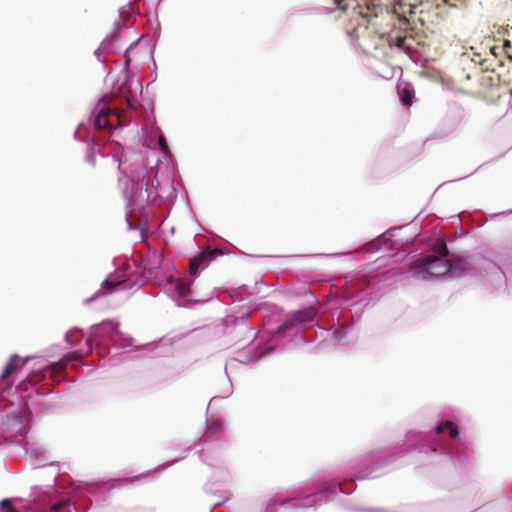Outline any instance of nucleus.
I'll return each mask as SVG.
<instances>
[{
	"instance_id": "nucleus-9",
	"label": "nucleus",
	"mask_w": 512,
	"mask_h": 512,
	"mask_svg": "<svg viewBox=\"0 0 512 512\" xmlns=\"http://www.w3.org/2000/svg\"><path fill=\"white\" fill-rule=\"evenodd\" d=\"M448 263L450 265V272H465L470 269V263L466 258H454L451 260H448Z\"/></svg>"
},
{
	"instance_id": "nucleus-7",
	"label": "nucleus",
	"mask_w": 512,
	"mask_h": 512,
	"mask_svg": "<svg viewBox=\"0 0 512 512\" xmlns=\"http://www.w3.org/2000/svg\"><path fill=\"white\" fill-rule=\"evenodd\" d=\"M112 110L109 108L102 109L94 119L95 128L101 130H111L113 125L111 124L109 117L112 115Z\"/></svg>"
},
{
	"instance_id": "nucleus-20",
	"label": "nucleus",
	"mask_w": 512,
	"mask_h": 512,
	"mask_svg": "<svg viewBox=\"0 0 512 512\" xmlns=\"http://www.w3.org/2000/svg\"><path fill=\"white\" fill-rule=\"evenodd\" d=\"M177 288H178L179 293H180L181 295L186 294L187 289H186V287H184V285H178V286H177Z\"/></svg>"
},
{
	"instance_id": "nucleus-23",
	"label": "nucleus",
	"mask_w": 512,
	"mask_h": 512,
	"mask_svg": "<svg viewBox=\"0 0 512 512\" xmlns=\"http://www.w3.org/2000/svg\"><path fill=\"white\" fill-rule=\"evenodd\" d=\"M443 2L450 6H455V3H452L451 0H443Z\"/></svg>"
},
{
	"instance_id": "nucleus-26",
	"label": "nucleus",
	"mask_w": 512,
	"mask_h": 512,
	"mask_svg": "<svg viewBox=\"0 0 512 512\" xmlns=\"http://www.w3.org/2000/svg\"><path fill=\"white\" fill-rule=\"evenodd\" d=\"M478 62H479V64L484 65V63L486 62V60H481V59H480Z\"/></svg>"
},
{
	"instance_id": "nucleus-21",
	"label": "nucleus",
	"mask_w": 512,
	"mask_h": 512,
	"mask_svg": "<svg viewBox=\"0 0 512 512\" xmlns=\"http://www.w3.org/2000/svg\"><path fill=\"white\" fill-rule=\"evenodd\" d=\"M219 427H220V425H219V424H217V423H213V424L210 426V429H213L214 431H216V430H218V429H219Z\"/></svg>"
},
{
	"instance_id": "nucleus-6",
	"label": "nucleus",
	"mask_w": 512,
	"mask_h": 512,
	"mask_svg": "<svg viewBox=\"0 0 512 512\" xmlns=\"http://www.w3.org/2000/svg\"><path fill=\"white\" fill-rule=\"evenodd\" d=\"M116 329V325L112 322H104L99 325H95L92 328V336L87 340V343L90 344L91 341H98L100 337L113 332Z\"/></svg>"
},
{
	"instance_id": "nucleus-15",
	"label": "nucleus",
	"mask_w": 512,
	"mask_h": 512,
	"mask_svg": "<svg viewBox=\"0 0 512 512\" xmlns=\"http://www.w3.org/2000/svg\"><path fill=\"white\" fill-rule=\"evenodd\" d=\"M82 358V354L78 351L69 352L65 356H63L64 361L68 364L72 361H78Z\"/></svg>"
},
{
	"instance_id": "nucleus-24",
	"label": "nucleus",
	"mask_w": 512,
	"mask_h": 512,
	"mask_svg": "<svg viewBox=\"0 0 512 512\" xmlns=\"http://www.w3.org/2000/svg\"><path fill=\"white\" fill-rule=\"evenodd\" d=\"M210 261H199V265H207Z\"/></svg>"
},
{
	"instance_id": "nucleus-5",
	"label": "nucleus",
	"mask_w": 512,
	"mask_h": 512,
	"mask_svg": "<svg viewBox=\"0 0 512 512\" xmlns=\"http://www.w3.org/2000/svg\"><path fill=\"white\" fill-rule=\"evenodd\" d=\"M28 358H21L18 354H13L5 368L3 369L0 380L4 381L14 373L20 371L27 363Z\"/></svg>"
},
{
	"instance_id": "nucleus-11",
	"label": "nucleus",
	"mask_w": 512,
	"mask_h": 512,
	"mask_svg": "<svg viewBox=\"0 0 512 512\" xmlns=\"http://www.w3.org/2000/svg\"><path fill=\"white\" fill-rule=\"evenodd\" d=\"M432 250L440 259H444L449 256V249L443 239H438L433 244Z\"/></svg>"
},
{
	"instance_id": "nucleus-1",
	"label": "nucleus",
	"mask_w": 512,
	"mask_h": 512,
	"mask_svg": "<svg viewBox=\"0 0 512 512\" xmlns=\"http://www.w3.org/2000/svg\"><path fill=\"white\" fill-rule=\"evenodd\" d=\"M378 16H370L363 18V23L358 24L357 44L367 54H372L382 49L386 44L392 45L394 39H388L384 34L376 31L377 23L375 20Z\"/></svg>"
},
{
	"instance_id": "nucleus-2",
	"label": "nucleus",
	"mask_w": 512,
	"mask_h": 512,
	"mask_svg": "<svg viewBox=\"0 0 512 512\" xmlns=\"http://www.w3.org/2000/svg\"><path fill=\"white\" fill-rule=\"evenodd\" d=\"M411 268L415 270L413 276L422 280L441 277L450 272L448 260L434 255L418 258L411 264Z\"/></svg>"
},
{
	"instance_id": "nucleus-12",
	"label": "nucleus",
	"mask_w": 512,
	"mask_h": 512,
	"mask_svg": "<svg viewBox=\"0 0 512 512\" xmlns=\"http://www.w3.org/2000/svg\"><path fill=\"white\" fill-rule=\"evenodd\" d=\"M445 430H448L449 431V434L452 438H455L458 436V427L455 423L451 422V421H445V422H442L440 423L437 427H436V432L437 433H442L444 432Z\"/></svg>"
},
{
	"instance_id": "nucleus-17",
	"label": "nucleus",
	"mask_w": 512,
	"mask_h": 512,
	"mask_svg": "<svg viewBox=\"0 0 512 512\" xmlns=\"http://www.w3.org/2000/svg\"><path fill=\"white\" fill-rule=\"evenodd\" d=\"M158 142H159V146H160L161 151L164 154H168L169 153V148H168V145L166 143V140H165L164 136L160 135L159 139H158Z\"/></svg>"
},
{
	"instance_id": "nucleus-10",
	"label": "nucleus",
	"mask_w": 512,
	"mask_h": 512,
	"mask_svg": "<svg viewBox=\"0 0 512 512\" xmlns=\"http://www.w3.org/2000/svg\"><path fill=\"white\" fill-rule=\"evenodd\" d=\"M102 287L108 290H113L116 287L129 288L127 281L118 276H110L102 283Z\"/></svg>"
},
{
	"instance_id": "nucleus-3",
	"label": "nucleus",
	"mask_w": 512,
	"mask_h": 512,
	"mask_svg": "<svg viewBox=\"0 0 512 512\" xmlns=\"http://www.w3.org/2000/svg\"><path fill=\"white\" fill-rule=\"evenodd\" d=\"M333 4L341 11L351 9L362 19L369 18L370 16H377L376 7L368 5L366 0H333Z\"/></svg>"
},
{
	"instance_id": "nucleus-16",
	"label": "nucleus",
	"mask_w": 512,
	"mask_h": 512,
	"mask_svg": "<svg viewBox=\"0 0 512 512\" xmlns=\"http://www.w3.org/2000/svg\"><path fill=\"white\" fill-rule=\"evenodd\" d=\"M41 379L40 375L28 376L22 383L19 384V388L26 390V382L28 383H36Z\"/></svg>"
},
{
	"instance_id": "nucleus-25",
	"label": "nucleus",
	"mask_w": 512,
	"mask_h": 512,
	"mask_svg": "<svg viewBox=\"0 0 512 512\" xmlns=\"http://www.w3.org/2000/svg\"><path fill=\"white\" fill-rule=\"evenodd\" d=\"M510 46H511L510 42L508 40H506L504 43V47H510Z\"/></svg>"
},
{
	"instance_id": "nucleus-14",
	"label": "nucleus",
	"mask_w": 512,
	"mask_h": 512,
	"mask_svg": "<svg viewBox=\"0 0 512 512\" xmlns=\"http://www.w3.org/2000/svg\"><path fill=\"white\" fill-rule=\"evenodd\" d=\"M399 95H400V98H401L402 102L405 105H411V103H412V93H411L409 88L404 87V88L400 89L399 90Z\"/></svg>"
},
{
	"instance_id": "nucleus-22",
	"label": "nucleus",
	"mask_w": 512,
	"mask_h": 512,
	"mask_svg": "<svg viewBox=\"0 0 512 512\" xmlns=\"http://www.w3.org/2000/svg\"><path fill=\"white\" fill-rule=\"evenodd\" d=\"M61 507H63V504L62 503H59V504H56L52 507L53 510L57 511L58 509H60Z\"/></svg>"
},
{
	"instance_id": "nucleus-8",
	"label": "nucleus",
	"mask_w": 512,
	"mask_h": 512,
	"mask_svg": "<svg viewBox=\"0 0 512 512\" xmlns=\"http://www.w3.org/2000/svg\"><path fill=\"white\" fill-rule=\"evenodd\" d=\"M214 254H215V251L208 248V249L202 251L197 257H194L193 259H191L190 265H189V273L191 275H196L198 272V269L200 267L199 261H211Z\"/></svg>"
},
{
	"instance_id": "nucleus-13",
	"label": "nucleus",
	"mask_w": 512,
	"mask_h": 512,
	"mask_svg": "<svg viewBox=\"0 0 512 512\" xmlns=\"http://www.w3.org/2000/svg\"><path fill=\"white\" fill-rule=\"evenodd\" d=\"M67 363L62 358L60 361L53 363L47 367V369L51 372V376L56 378L62 374L65 370Z\"/></svg>"
},
{
	"instance_id": "nucleus-4",
	"label": "nucleus",
	"mask_w": 512,
	"mask_h": 512,
	"mask_svg": "<svg viewBox=\"0 0 512 512\" xmlns=\"http://www.w3.org/2000/svg\"><path fill=\"white\" fill-rule=\"evenodd\" d=\"M314 316L315 312L311 308L298 311L292 319L287 320L279 327V331L285 332L298 323L310 322L313 320Z\"/></svg>"
},
{
	"instance_id": "nucleus-19",
	"label": "nucleus",
	"mask_w": 512,
	"mask_h": 512,
	"mask_svg": "<svg viewBox=\"0 0 512 512\" xmlns=\"http://www.w3.org/2000/svg\"><path fill=\"white\" fill-rule=\"evenodd\" d=\"M0 506L3 508V509H6L8 510V512H10L13 508L12 506V503L9 499H4L0 502Z\"/></svg>"
},
{
	"instance_id": "nucleus-18",
	"label": "nucleus",
	"mask_w": 512,
	"mask_h": 512,
	"mask_svg": "<svg viewBox=\"0 0 512 512\" xmlns=\"http://www.w3.org/2000/svg\"><path fill=\"white\" fill-rule=\"evenodd\" d=\"M406 40V37H397L395 39V46L400 50L404 49Z\"/></svg>"
}]
</instances>
